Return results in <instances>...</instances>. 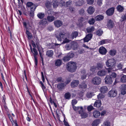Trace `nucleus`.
Masks as SVG:
<instances>
[{
  "label": "nucleus",
  "mask_w": 126,
  "mask_h": 126,
  "mask_svg": "<svg viewBox=\"0 0 126 126\" xmlns=\"http://www.w3.org/2000/svg\"><path fill=\"white\" fill-rule=\"evenodd\" d=\"M94 27H92L90 28H88L86 29V31L88 32H92L94 31Z\"/></svg>",
  "instance_id": "obj_39"
},
{
  "label": "nucleus",
  "mask_w": 126,
  "mask_h": 126,
  "mask_svg": "<svg viewBox=\"0 0 126 126\" xmlns=\"http://www.w3.org/2000/svg\"><path fill=\"white\" fill-rule=\"evenodd\" d=\"M121 18L122 19L121 21H123L126 20V13L125 14L123 15Z\"/></svg>",
  "instance_id": "obj_58"
},
{
  "label": "nucleus",
  "mask_w": 126,
  "mask_h": 126,
  "mask_svg": "<svg viewBox=\"0 0 126 126\" xmlns=\"http://www.w3.org/2000/svg\"><path fill=\"white\" fill-rule=\"evenodd\" d=\"M102 0H97V3L98 5L99 6H101L102 4Z\"/></svg>",
  "instance_id": "obj_57"
},
{
  "label": "nucleus",
  "mask_w": 126,
  "mask_h": 126,
  "mask_svg": "<svg viewBox=\"0 0 126 126\" xmlns=\"http://www.w3.org/2000/svg\"><path fill=\"white\" fill-rule=\"evenodd\" d=\"M47 22L46 20L43 19L42 21H40L39 23V27L42 28H44Z\"/></svg>",
  "instance_id": "obj_18"
},
{
  "label": "nucleus",
  "mask_w": 126,
  "mask_h": 126,
  "mask_svg": "<svg viewBox=\"0 0 126 126\" xmlns=\"http://www.w3.org/2000/svg\"><path fill=\"white\" fill-rule=\"evenodd\" d=\"M116 62L113 59H109L106 62V65L109 67L108 69L111 70L115 67Z\"/></svg>",
  "instance_id": "obj_2"
},
{
  "label": "nucleus",
  "mask_w": 126,
  "mask_h": 126,
  "mask_svg": "<svg viewBox=\"0 0 126 126\" xmlns=\"http://www.w3.org/2000/svg\"><path fill=\"white\" fill-rule=\"evenodd\" d=\"M101 122V120L100 119H96L94 121L92 124V126H96Z\"/></svg>",
  "instance_id": "obj_23"
},
{
  "label": "nucleus",
  "mask_w": 126,
  "mask_h": 126,
  "mask_svg": "<svg viewBox=\"0 0 126 126\" xmlns=\"http://www.w3.org/2000/svg\"><path fill=\"white\" fill-rule=\"evenodd\" d=\"M106 40H104L100 41L99 43L100 45H102L106 43Z\"/></svg>",
  "instance_id": "obj_64"
},
{
  "label": "nucleus",
  "mask_w": 126,
  "mask_h": 126,
  "mask_svg": "<svg viewBox=\"0 0 126 126\" xmlns=\"http://www.w3.org/2000/svg\"><path fill=\"white\" fill-rule=\"evenodd\" d=\"M70 59L67 55L66 56L64 57L63 58V60L64 62H67Z\"/></svg>",
  "instance_id": "obj_53"
},
{
  "label": "nucleus",
  "mask_w": 126,
  "mask_h": 126,
  "mask_svg": "<svg viewBox=\"0 0 126 126\" xmlns=\"http://www.w3.org/2000/svg\"><path fill=\"white\" fill-rule=\"evenodd\" d=\"M103 65L102 63H99L97 64L96 66L98 70L100 69L103 67Z\"/></svg>",
  "instance_id": "obj_36"
},
{
  "label": "nucleus",
  "mask_w": 126,
  "mask_h": 126,
  "mask_svg": "<svg viewBox=\"0 0 126 126\" xmlns=\"http://www.w3.org/2000/svg\"><path fill=\"white\" fill-rule=\"evenodd\" d=\"M37 7V6L33 4L30 7V10L31 11H34L35 10Z\"/></svg>",
  "instance_id": "obj_52"
},
{
  "label": "nucleus",
  "mask_w": 126,
  "mask_h": 126,
  "mask_svg": "<svg viewBox=\"0 0 126 126\" xmlns=\"http://www.w3.org/2000/svg\"><path fill=\"white\" fill-rule=\"evenodd\" d=\"M66 4L67 6L71 5L72 3V1L71 0H70L69 1L66 2Z\"/></svg>",
  "instance_id": "obj_62"
},
{
  "label": "nucleus",
  "mask_w": 126,
  "mask_h": 126,
  "mask_svg": "<svg viewBox=\"0 0 126 126\" xmlns=\"http://www.w3.org/2000/svg\"><path fill=\"white\" fill-rule=\"evenodd\" d=\"M52 3H51L49 1H47L46 3V6L47 8H49L51 7Z\"/></svg>",
  "instance_id": "obj_45"
},
{
  "label": "nucleus",
  "mask_w": 126,
  "mask_h": 126,
  "mask_svg": "<svg viewBox=\"0 0 126 126\" xmlns=\"http://www.w3.org/2000/svg\"><path fill=\"white\" fill-rule=\"evenodd\" d=\"M99 90L102 93H104L108 92V88L106 86H103L100 88Z\"/></svg>",
  "instance_id": "obj_15"
},
{
  "label": "nucleus",
  "mask_w": 126,
  "mask_h": 126,
  "mask_svg": "<svg viewBox=\"0 0 126 126\" xmlns=\"http://www.w3.org/2000/svg\"><path fill=\"white\" fill-rule=\"evenodd\" d=\"M95 22V19L92 18L89 19L88 21V23L90 24L93 25V24Z\"/></svg>",
  "instance_id": "obj_42"
},
{
  "label": "nucleus",
  "mask_w": 126,
  "mask_h": 126,
  "mask_svg": "<svg viewBox=\"0 0 126 126\" xmlns=\"http://www.w3.org/2000/svg\"><path fill=\"white\" fill-rule=\"evenodd\" d=\"M105 83L106 84H110L113 82V80L111 77L109 75H107L105 79Z\"/></svg>",
  "instance_id": "obj_4"
},
{
  "label": "nucleus",
  "mask_w": 126,
  "mask_h": 126,
  "mask_svg": "<svg viewBox=\"0 0 126 126\" xmlns=\"http://www.w3.org/2000/svg\"><path fill=\"white\" fill-rule=\"evenodd\" d=\"M78 35V33L77 32H75L72 33L71 36L72 39L76 38Z\"/></svg>",
  "instance_id": "obj_38"
},
{
  "label": "nucleus",
  "mask_w": 126,
  "mask_h": 126,
  "mask_svg": "<svg viewBox=\"0 0 126 126\" xmlns=\"http://www.w3.org/2000/svg\"><path fill=\"white\" fill-rule=\"evenodd\" d=\"M101 105V101L100 100H98L95 102L94 106L97 108L99 107Z\"/></svg>",
  "instance_id": "obj_24"
},
{
  "label": "nucleus",
  "mask_w": 126,
  "mask_h": 126,
  "mask_svg": "<svg viewBox=\"0 0 126 126\" xmlns=\"http://www.w3.org/2000/svg\"><path fill=\"white\" fill-rule=\"evenodd\" d=\"M105 97V95L101 93L99 94L97 96L98 98L99 99H101L104 98Z\"/></svg>",
  "instance_id": "obj_51"
},
{
  "label": "nucleus",
  "mask_w": 126,
  "mask_h": 126,
  "mask_svg": "<svg viewBox=\"0 0 126 126\" xmlns=\"http://www.w3.org/2000/svg\"><path fill=\"white\" fill-rule=\"evenodd\" d=\"M117 94V92L115 91L111 90L109 92L108 94L110 97H114L116 96Z\"/></svg>",
  "instance_id": "obj_17"
},
{
  "label": "nucleus",
  "mask_w": 126,
  "mask_h": 126,
  "mask_svg": "<svg viewBox=\"0 0 126 126\" xmlns=\"http://www.w3.org/2000/svg\"><path fill=\"white\" fill-rule=\"evenodd\" d=\"M69 11L72 13H74L75 12V9L74 7H70L69 8Z\"/></svg>",
  "instance_id": "obj_44"
},
{
  "label": "nucleus",
  "mask_w": 126,
  "mask_h": 126,
  "mask_svg": "<svg viewBox=\"0 0 126 126\" xmlns=\"http://www.w3.org/2000/svg\"><path fill=\"white\" fill-rule=\"evenodd\" d=\"M79 88H82L85 89L87 87V85L85 83H83L80 84L79 86Z\"/></svg>",
  "instance_id": "obj_40"
},
{
  "label": "nucleus",
  "mask_w": 126,
  "mask_h": 126,
  "mask_svg": "<svg viewBox=\"0 0 126 126\" xmlns=\"http://www.w3.org/2000/svg\"><path fill=\"white\" fill-rule=\"evenodd\" d=\"M52 5H53L54 8H56L58 5L57 1L56 0H53L52 2Z\"/></svg>",
  "instance_id": "obj_35"
},
{
  "label": "nucleus",
  "mask_w": 126,
  "mask_h": 126,
  "mask_svg": "<svg viewBox=\"0 0 126 126\" xmlns=\"http://www.w3.org/2000/svg\"><path fill=\"white\" fill-rule=\"evenodd\" d=\"M114 26V24L113 22L111 20L108 19L107 22V27L109 29H110L113 28Z\"/></svg>",
  "instance_id": "obj_9"
},
{
  "label": "nucleus",
  "mask_w": 126,
  "mask_h": 126,
  "mask_svg": "<svg viewBox=\"0 0 126 126\" xmlns=\"http://www.w3.org/2000/svg\"><path fill=\"white\" fill-rule=\"evenodd\" d=\"M101 79L99 77H95L92 79V83L94 85L99 84L101 82Z\"/></svg>",
  "instance_id": "obj_3"
},
{
  "label": "nucleus",
  "mask_w": 126,
  "mask_h": 126,
  "mask_svg": "<svg viewBox=\"0 0 126 126\" xmlns=\"http://www.w3.org/2000/svg\"><path fill=\"white\" fill-rule=\"evenodd\" d=\"M62 64V61L60 59H57L56 61L55 64L56 66H59Z\"/></svg>",
  "instance_id": "obj_33"
},
{
  "label": "nucleus",
  "mask_w": 126,
  "mask_h": 126,
  "mask_svg": "<svg viewBox=\"0 0 126 126\" xmlns=\"http://www.w3.org/2000/svg\"><path fill=\"white\" fill-rule=\"evenodd\" d=\"M71 47L74 50L76 49L78 47V44L74 41L70 43Z\"/></svg>",
  "instance_id": "obj_14"
},
{
  "label": "nucleus",
  "mask_w": 126,
  "mask_h": 126,
  "mask_svg": "<svg viewBox=\"0 0 126 126\" xmlns=\"http://www.w3.org/2000/svg\"><path fill=\"white\" fill-rule=\"evenodd\" d=\"M0 57L2 59V62H3V65H2V66L5 67L6 66V64L4 62L5 60L4 59V55H1Z\"/></svg>",
  "instance_id": "obj_49"
},
{
  "label": "nucleus",
  "mask_w": 126,
  "mask_h": 126,
  "mask_svg": "<svg viewBox=\"0 0 126 126\" xmlns=\"http://www.w3.org/2000/svg\"><path fill=\"white\" fill-rule=\"evenodd\" d=\"M52 12H53L51 10H49L47 11V14L49 15H52Z\"/></svg>",
  "instance_id": "obj_63"
},
{
  "label": "nucleus",
  "mask_w": 126,
  "mask_h": 126,
  "mask_svg": "<svg viewBox=\"0 0 126 126\" xmlns=\"http://www.w3.org/2000/svg\"><path fill=\"white\" fill-rule=\"evenodd\" d=\"M121 94L122 95H124L126 94V85L123 84L121 86Z\"/></svg>",
  "instance_id": "obj_6"
},
{
  "label": "nucleus",
  "mask_w": 126,
  "mask_h": 126,
  "mask_svg": "<svg viewBox=\"0 0 126 126\" xmlns=\"http://www.w3.org/2000/svg\"><path fill=\"white\" fill-rule=\"evenodd\" d=\"M111 70H110V69H108L107 70L108 72V73H110V75L111 77H112L114 78H115L116 77V74L114 73L111 72Z\"/></svg>",
  "instance_id": "obj_27"
},
{
  "label": "nucleus",
  "mask_w": 126,
  "mask_h": 126,
  "mask_svg": "<svg viewBox=\"0 0 126 126\" xmlns=\"http://www.w3.org/2000/svg\"><path fill=\"white\" fill-rule=\"evenodd\" d=\"M53 54V52L52 50H49L47 51L46 55L48 57H50L52 56Z\"/></svg>",
  "instance_id": "obj_25"
},
{
  "label": "nucleus",
  "mask_w": 126,
  "mask_h": 126,
  "mask_svg": "<svg viewBox=\"0 0 126 126\" xmlns=\"http://www.w3.org/2000/svg\"><path fill=\"white\" fill-rule=\"evenodd\" d=\"M121 81L123 82H126V75H124L121 78Z\"/></svg>",
  "instance_id": "obj_46"
},
{
  "label": "nucleus",
  "mask_w": 126,
  "mask_h": 126,
  "mask_svg": "<svg viewBox=\"0 0 126 126\" xmlns=\"http://www.w3.org/2000/svg\"><path fill=\"white\" fill-rule=\"evenodd\" d=\"M26 33L29 39H31L32 38V36L31 33H30L29 31L27 30L26 31Z\"/></svg>",
  "instance_id": "obj_43"
},
{
  "label": "nucleus",
  "mask_w": 126,
  "mask_h": 126,
  "mask_svg": "<svg viewBox=\"0 0 126 126\" xmlns=\"http://www.w3.org/2000/svg\"><path fill=\"white\" fill-rule=\"evenodd\" d=\"M71 96L69 92L66 93L64 94V97L66 99H69Z\"/></svg>",
  "instance_id": "obj_37"
},
{
  "label": "nucleus",
  "mask_w": 126,
  "mask_h": 126,
  "mask_svg": "<svg viewBox=\"0 0 126 126\" xmlns=\"http://www.w3.org/2000/svg\"><path fill=\"white\" fill-rule=\"evenodd\" d=\"M65 86V85L64 83H59L57 85V88L59 90L61 91L63 89Z\"/></svg>",
  "instance_id": "obj_22"
},
{
  "label": "nucleus",
  "mask_w": 126,
  "mask_h": 126,
  "mask_svg": "<svg viewBox=\"0 0 126 126\" xmlns=\"http://www.w3.org/2000/svg\"><path fill=\"white\" fill-rule=\"evenodd\" d=\"M47 19L48 21L50 22L54 20L55 18L53 16H48L47 17Z\"/></svg>",
  "instance_id": "obj_30"
},
{
  "label": "nucleus",
  "mask_w": 126,
  "mask_h": 126,
  "mask_svg": "<svg viewBox=\"0 0 126 126\" xmlns=\"http://www.w3.org/2000/svg\"><path fill=\"white\" fill-rule=\"evenodd\" d=\"M93 116L96 118H97L100 115V113L97 110L94 111L93 112Z\"/></svg>",
  "instance_id": "obj_29"
},
{
  "label": "nucleus",
  "mask_w": 126,
  "mask_h": 126,
  "mask_svg": "<svg viewBox=\"0 0 126 126\" xmlns=\"http://www.w3.org/2000/svg\"><path fill=\"white\" fill-rule=\"evenodd\" d=\"M107 71L104 70L99 71L97 73V75L99 76L102 77L106 75Z\"/></svg>",
  "instance_id": "obj_12"
},
{
  "label": "nucleus",
  "mask_w": 126,
  "mask_h": 126,
  "mask_svg": "<svg viewBox=\"0 0 126 126\" xmlns=\"http://www.w3.org/2000/svg\"><path fill=\"white\" fill-rule=\"evenodd\" d=\"M116 9L117 11L119 12H123L124 9V8L120 5H118L116 7Z\"/></svg>",
  "instance_id": "obj_28"
},
{
  "label": "nucleus",
  "mask_w": 126,
  "mask_h": 126,
  "mask_svg": "<svg viewBox=\"0 0 126 126\" xmlns=\"http://www.w3.org/2000/svg\"><path fill=\"white\" fill-rule=\"evenodd\" d=\"M114 9L113 7L109 8L106 11V14L108 16L112 15L114 13Z\"/></svg>",
  "instance_id": "obj_5"
},
{
  "label": "nucleus",
  "mask_w": 126,
  "mask_h": 126,
  "mask_svg": "<svg viewBox=\"0 0 126 126\" xmlns=\"http://www.w3.org/2000/svg\"><path fill=\"white\" fill-rule=\"evenodd\" d=\"M38 48V51L39 52V54L40 55V57H41V58L42 59V61L43 62V61L44 60V57L43 56L44 54H42L41 52H40V51L39 50V47H37Z\"/></svg>",
  "instance_id": "obj_50"
},
{
  "label": "nucleus",
  "mask_w": 126,
  "mask_h": 126,
  "mask_svg": "<svg viewBox=\"0 0 126 126\" xmlns=\"http://www.w3.org/2000/svg\"><path fill=\"white\" fill-rule=\"evenodd\" d=\"M84 3L83 0H77L75 3V5L77 6H82Z\"/></svg>",
  "instance_id": "obj_13"
},
{
  "label": "nucleus",
  "mask_w": 126,
  "mask_h": 126,
  "mask_svg": "<svg viewBox=\"0 0 126 126\" xmlns=\"http://www.w3.org/2000/svg\"><path fill=\"white\" fill-rule=\"evenodd\" d=\"M44 13H39L38 14L37 16L40 19L43 18L44 16Z\"/></svg>",
  "instance_id": "obj_41"
},
{
  "label": "nucleus",
  "mask_w": 126,
  "mask_h": 126,
  "mask_svg": "<svg viewBox=\"0 0 126 126\" xmlns=\"http://www.w3.org/2000/svg\"><path fill=\"white\" fill-rule=\"evenodd\" d=\"M69 58L70 59L71 58L73 57L74 56V54L72 52H70L68 53L67 55Z\"/></svg>",
  "instance_id": "obj_48"
},
{
  "label": "nucleus",
  "mask_w": 126,
  "mask_h": 126,
  "mask_svg": "<svg viewBox=\"0 0 126 126\" xmlns=\"http://www.w3.org/2000/svg\"><path fill=\"white\" fill-rule=\"evenodd\" d=\"M78 21L79 24L82 26V25L83 23L85 21V19L81 17L79 19Z\"/></svg>",
  "instance_id": "obj_34"
},
{
  "label": "nucleus",
  "mask_w": 126,
  "mask_h": 126,
  "mask_svg": "<svg viewBox=\"0 0 126 126\" xmlns=\"http://www.w3.org/2000/svg\"><path fill=\"white\" fill-rule=\"evenodd\" d=\"M93 106L91 105H90L89 106H88L87 107V110L89 111H91L93 109Z\"/></svg>",
  "instance_id": "obj_60"
},
{
  "label": "nucleus",
  "mask_w": 126,
  "mask_h": 126,
  "mask_svg": "<svg viewBox=\"0 0 126 126\" xmlns=\"http://www.w3.org/2000/svg\"><path fill=\"white\" fill-rule=\"evenodd\" d=\"M96 66H93L91 67L90 68V70L92 72L94 71L96 69Z\"/></svg>",
  "instance_id": "obj_59"
},
{
  "label": "nucleus",
  "mask_w": 126,
  "mask_h": 126,
  "mask_svg": "<svg viewBox=\"0 0 126 126\" xmlns=\"http://www.w3.org/2000/svg\"><path fill=\"white\" fill-rule=\"evenodd\" d=\"M33 50L34 52L33 53L34 54V58L35 62V65L37 66L38 63V61L37 59V58L36 56L38 54V53L36 49L35 48H33Z\"/></svg>",
  "instance_id": "obj_8"
},
{
  "label": "nucleus",
  "mask_w": 126,
  "mask_h": 126,
  "mask_svg": "<svg viewBox=\"0 0 126 126\" xmlns=\"http://www.w3.org/2000/svg\"><path fill=\"white\" fill-rule=\"evenodd\" d=\"M103 33V31L101 30H97L96 32V34L100 36H101Z\"/></svg>",
  "instance_id": "obj_47"
},
{
  "label": "nucleus",
  "mask_w": 126,
  "mask_h": 126,
  "mask_svg": "<svg viewBox=\"0 0 126 126\" xmlns=\"http://www.w3.org/2000/svg\"><path fill=\"white\" fill-rule=\"evenodd\" d=\"M93 95L92 93L88 92L86 94L87 97L88 98H90L92 97Z\"/></svg>",
  "instance_id": "obj_55"
},
{
  "label": "nucleus",
  "mask_w": 126,
  "mask_h": 126,
  "mask_svg": "<svg viewBox=\"0 0 126 126\" xmlns=\"http://www.w3.org/2000/svg\"><path fill=\"white\" fill-rule=\"evenodd\" d=\"M104 16L101 15H99L97 16L95 18V20L97 21H100L102 20L104 18Z\"/></svg>",
  "instance_id": "obj_26"
},
{
  "label": "nucleus",
  "mask_w": 126,
  "mask_h": 126,
  "mask_svg": "<svg viewBox=\"0 0 126 126\" xmlns=\"http://www.w3.org/2000/svg\"><path fill=\"white\" fill-rule=\"evenodd\" d=\"M86 1L87 4L90 5L92 4L94 2V0H87Z\"/></svg>",
  "instance_id": "obj_54"
},
{
  "label": "nucleus",
  "mask_w": 126,
  "mask_h": 126,
  "mask_svg": "<svg viewBox=\"0 0 126 126\" xmlns=\"http://www.w3.org/2000/svg\"><path fill=\"white\" fill-rule=\"evenodd\" d=\"M65 34L63 33L62 32H61L59 33V36H56V38L58 40L60 41H61L62 40L61 38L63 39L64 38V37L65 36Z\"/></svg>",
  "instance_id": "obj_19"
},
{
  "label": "nucleus",
  "mask_w": 126,
  "mask_h": 126,
  "mask_svg": "<svg viewBox=\"0 0 126 126\" xmlns=\"http://www.w3.org/2000/svg\"><path fill=\"white\" fill-rule=\"evenodd\" d=\"M79 113L80 114L82 118H85L88 116V114L85 112L83 111V109L79 111Z\"/></svg>",
  "instance_id": "obj_20"
},
{
  "label": "nucleus",
  "mask_w": 126,
  "mask_h": 126,
  "mask_svg": "<svg viewBox=\"0 0 126 126\" xmlns=\"http://www.w3.org/2000/svg\"><path fill=\"white\" fill-rule=\"evenodd\" d=\"M79 14L81 15H83L84 14V9H82L79 11Z\"/></svg>",
  "instance_id": "obj_61"
},
{
  "label": "nucleus",
  "mask_w": 126,
  "mask_h": 126,
  "mask_svg": "<svg viewBox=\"0 0 126 126\" xmlns=\"http://www.w3.org/2000/svg\"><path fill=\"white\" fill-rule=\"evenodd\" d=\"M55 26L57 27H59L63 25V22L61 20H56L54 22Z\"/></svg>",
  "instance_id": "obj_7"
},
{
  "label": "nucleus",
  "mask_w": 126,
  "mask_h": 126,
  "mask_svg": "<svg viewBox=\"0 0 126 126\" xmlns=\"http://www.w3.org/2000/svg\"><path fill=\"white\" fill-rule=\"evenodd\" d=\"M104 124V126H110V123L108 121L105 122Z\"/></svg>",
  "instance_id": "obj_56"
},
{
  "label": "nucleus",
  "mask_w": 126,
  "mask_h": 126,
  "mask_svg": "<svg viewBox=\"0 0 126 126\" xmlns=\"http://www.w3.org/2000/svg\"><path fill=\"white\" fill-rule=\"evenodd\" d=\"M116 52V50L115 49H112L110 50L109 52V54L111 56H114Z\"/></svg>",
  "instance_id": "obj_32"
},
{
  "label": "nucleus",
  "mask_w": 126,
  "mask_h": 126,
  "mask_svg": "<svg viewBox=\"0 0 126 126\" xmlns=\"http://www.w3.org/2000/svg\"><path fill=\"white\" fill-rule=\"evenodd\" d=\"M92 33H89L86 35L85 38L83 39L84 42H88L92 38Z\"/></svg>",
  "instance_id": "obj_11"
},
{
  "label": "nucleus",
  "mask_w": 126,
  "mask_h": 126,
  "mask_svg": "<svg viewBox=\"0 0 126 126\" xmlns=\"http://www.w3.org/2000/svg\"><path fill=\"white\" fill-rule=\"evenodd\" d=\"M77 68L76 63L73 62H69L66 65V69L68 71L73 72L76 71Z\"/></svg>",
  "instance_id": "obj_1"
},
{
  "label": "nucleus",
  "mask_w": 126,
  "mask_h": 126,
  "mask_svg": "<svg viewBox=\"0 0 126 126\" xmlns=\"http://www.w3.org/2000/svg\"><path fill=\"white\" fill-rule=\"evenodd\" d=\"M79 83V81L78 80H74L71 83V87L74 88L78 86Z\"/></svg>",
  "instance_id": "obj_16"
},
{
  "label": "nucleus",
  "mask_w": 126,
  "mask_h": 126,
  "mask_svg": "<svg viewBox=\"0 0 126 126\" xmlns=\"http://www.w3.org/2000/svg\"><path fill=\"white\" fill-rule=\"evenodd\" d=\"M99 53L102 55L105 54L107 52L106 49L103 47H100L99 49Z\"/></svg>",
  "instance_id": "obj_10"
},
{
  "label": "nucleus",
  "mask_w": 126,
  "mask_h": 126,
  "mask_svg": "<svg viewBox=\"0 0 126 126\" xmlns=\"http://www.w3.org/2000/svg\"><path fill=\"white\" fill-rule=\"evenodd\" d=\"M94 11V9L92 6H90L88 7L87 9L88 12L90 14H93Z\"/></svg>",
  "instance_id": "obj_21"
},
{
  "label": "nucleus",
  "mask_w": 126,
  "mask_h": 126,
  "mask_svg": "<svg viewBox=\"0 0 126 126\" xmlns=\"http://www.w3.org/2000/svg\"><path fill=\"white\" fill-rule=\"evenodd\" d=\"M73 109L74 110L76 111L77 110L78 111L79 113V111L83 109V108L82 107H76L75 106H73Z\"/></svg>",
  "instance_id": "obj_31"
}]
</instances>
